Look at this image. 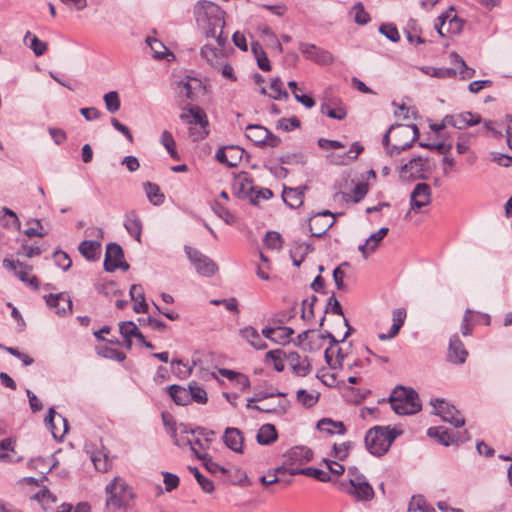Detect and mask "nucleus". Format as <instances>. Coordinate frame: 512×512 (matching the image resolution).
Returning a JSON list of instances; mask_svg holds the SVG:
<instances>
[{
    "label": "nucleus",
    "mask_w": 512,
    "mask_h": 512,
    "mask_svg": "<svg viewBox=\"0 0 512 512\" xmlns=\"http://www.w3.org/2000/svg\"><path fill=\"white\" fill-rule=\"evenodd\" d=\"M325 341V336L316 332L315 330H311L310 335L306 343H304L305 351H316L323 347Z\"/></svg>",
    "instance_id": "42"
},
{
    "label": "nucleus",
    "mask_w": 512,
    "mask_h": 512,
    "mask_svg": "<svg viewBox=\"0 0 512 512\" xmlns=\"http://www.w3.org/2000/svg\"><path fill=\"white\" fill-rule=\"evenodd\" d=\"M245 151L239 146L228 145L217 150L215 158L228 167H237L241 162Z\"/></svg>",
    "instance_id": "14"
},
{
    "label": "nucleus",
    "mask_w": 512,
    "mask_h": 512,
    "mask_svg": "<svg viewBox=\"0 0 512 512\" xmlns=\"http://www.w3.org/2000/svg\"><path fill=\"white\" fill-rule=\"evenodd\" d=\"M379 32L385 35L392 42H398L400 40L398 29L393 24H382L379 28Z\"/></svg>",
    "instance_id": "64"
},
{
    "label": "nucleus",
    "mask_w": 512,
    "mask_h": 512,
    "mask_svg": "<svg viewBox=\"0 0 512 512\" xmlns=\"http://www.w3.org/2000/svg\"><path fill=\"white\" fill-rule=\"evenodd\" d=\"M468 357V351L466 350L463 342L460 340L457 334H454L449 341L447 358L451 363L463 364Z\"/></svg>",
    "instance_id": "21"
},
{
    "label": "nucleus",
    "mask_w": 512,
    "mask_h": 512,
    "mask_svg": "<svg viewBox=\"0 0 512 512\" xmlns=\"http://www.w3.org/2000/svg\"><path fill=\"white\" fill-rule=\"evenodd\" d=\"M389 402L393 411L399 415L415 414L422 408L418 393L403 386H398L392 391Z\"/></svg>",
    "instance_id": "4"
},
{
    "label": "nucleus",
    "mask_w": 512,
    "mask_h": 512,
    "mask_svg": "<svg viewBox=\"0 0 512 512\" xmlns=\"http://www.w3.org/2000/svg\"><path fill=\"white\" fill-rule=\"evenodd\" d=\"M184 250L188 259L200 275L210 277L217 272V264L212 259L202 254L199 250L191 246H185Z\"/></svg>",
    "instance_id": "8"
},
{
    "label": "nucleus",
    "mask_w": 512,
    "mask_h": 512,
    "mask_svg": "<svg viewBox=\"0 0 512 512\" xmlns=\"http://www.w3.org/2000/svg\"><path fill=\"white\" fill-rule=\"evenodd\" d=\"M47 305L58 315H65L72 310V301L64 294H49L45 296Z\"/></svg>",
    "instance_id": "23"
},
{
    "label": "nucleus",
    "mask_w": 512,
    "mask_h": 512,
    "mask_svg": "<svg viewBox=\"0 0 512 512\" xmlns=\"http://www.w3.org/2000/svg\"><path fill=\"white\" fill-rule=\"evenodd\" d=\"M273 197V192L269 188H262L255 186V192H253L249 201L257 205L261 200H269Z\"/></svg>",
    "instance_id": "63"
},
{
    "label": "nucleus",
    "mask_w": 512,
    "mask_h": 512,
    "mask_svg": "<svg viewBox=\"0 0 512 512\" xmlns=\"http://www.w3.org/2000/svg\"><path fill=\"white\" fill-rule=\"evenodd\" d=\"M269 96L273 99L280 100L282 98L288 99V92L283 88V82L280 78L276 77L271 81Z\"/></svg>",
    "instance_id": "51"
},
{
    "label": "nucleus",
    "mask_w": 512,
    "mask_h": 512,
    "mask_svg": "<svg viewBox=\"0 0 512 512\" xmlns=\"http://www.w3.org/2000/svg\"><path fill=\"white\" fill-rule=\"evenodd\" d=\"M124 227L127 232L139 243H141L142 221L135 211H129L125 214Z\"/></svg>",
    "instance_id": "27"
},
{
    "label": "nucleus",
    "mask_w": 512,
    "mask_h": 512,
    "mask_svg": "<svg viewBox=\"0 0 512 512\" xmlns=\"http://www.w3.org/2000/svg\"><path fill=\"white\" fill-rule=\"evenodd\" d=\"M105 107L108 112L115 113L121 107V101L118 92L110 91L106 93L103 97Z\"/></svg>",
    "instance_id": "49"
},
{
    "label": "nucleus",
    "mask_w": 512,
    "mask_h": 512,
    "mask_svg": "<svg viewBox=\"0 0 512 512\" xmlns=\"http://www.w3.org/2000/svg\"><path fill=\"white\" fill-rule=\"evenodd\" d=\"M300 50L302 54L308 59L320 65H329L334 61L333 55L314 44L301 43Z\"/></svg>",
    "instance_id": "15"
},
{
    "label": "nucleus",
    "mask_w": 512,
    "mask_h": 512,
    "mask_svg": "<svg viewBox=\"0 0 512 512\" xmlns=\"http://www.w3.org/2000/svg\"><path fill=\"white\" fill-rule=\"evenodd\" d=\"M91 460L95 469L99 472L105 473L112 468V459L109 457L108 453L102 450L93 452Z\"/></svg>",
    "instance_id": "37"
},
{
    "label": "nucleus",
    "mask_w": 512,
    "mask_h": 512,
    "mask_svg": "<svg viewBox=\"0 0 512 512\" xmlns=\"http://www.w3.org/2000/svg\"><path fill=\"white\" fill-rule=\"evenodd\" d=\"M431 404L435 410V414L440 416L443 421L455 427H461L465 424V419L453 405L441 399H435Z\"/></svg>",
    "instance_id": "9"
},
{
    "label": "nucleus",
    "mask_w": 512,
    "mask_h": 512,
    "mask_svg": "<svg viewBox=\"0 0 512 512\" xmlns=\"http://www.w3.org/2000/svg\"><path fill=\"white\" fill-rule=\"evenodd\" d=\"M407 313L404 308H398L392 312L393 323L388 333L378 334V338L381 341L389 340L396 337L399 334L401 327L404 325Z\"/></svg>",
    "instance_id": "26"
},
{
    "label": "nucleus",
    "mask_w": 512,
    "mask_h": 512,
    "mask_svg": "<svg viewBox=\"0 0 512 512\" xmlns=\"http://www.w3.org/2000/svg\"><path fill=\"white\" fill-rule=\"evenodd\" d=\"M390 130H393L394 144L389 149L391 157L399 155L402 151L412 147L413 143L419 137V129L416 124H397L391 125Z\"/></svg>",
    "instance_id": "5"
},
{
    "label": "nucleus",
    "mask_w": 512,
    "mask_h": 512,
    "mask_svg": "<svg viewBox=\"0 0 512 512\" xmlns=\"http://www.w3.org/2000/svg\"><path fill=\"white\" fill-rule=\"evenodd\" d=\"M180 119L187 125H199L204 128L209 124L205 111L197 105H187L184 112L180 114Z\"/></svg>",
    "instance_id": "17"
},
{
    "label": "nucleus",
    "mask_w": 512,
    "mask_h": 512,
    "mask_svg": "<svg viewBox=\"0 0 512 512\" xmlns=\"http://www.w3.org/2000/svg\"><path fill=\"white\" fill-rule=\"evenodd\" d=\"M190 470L194 474L198 484L200 485L201 489L204 492L212 493L214 491V484L210 479H208L204 475H202L196 467H194V468L191 467Z\"/></svg>",
    "instance_id": "60"
},
{
    "label": "nucleus",
    "mask_w": 512,
    "mask_h": 512,
    "mask_svg": "<svg viewBox=\"0 0 512 512\" xmlns=\"http://www.w3.org/2000/svg\"><path fill=\"white\" fill-rule=\"evenodd\" d=\"M363 150H364V147L359 142H354L351 145L349 151L343 153L342 156H339V158H341V160H339V161L331 160V163L336 164V165H346V164H348L349 161L357 159V157L362 153Z\"/></svg>",
    "instance_id": "40"
},
{
    "label": "nucleus",
    "mask_w": 512,
    "mask_h": 512,
    "mask_svg": "<svg viewBox=\"0 0 512 512\" xmlns=\"http://www.w3.org/2000/svg\"><path fill=\"white\" fill-rule=\"evenodd\" d=\"M301 475H305L308 477L315 478L316 480L320 482H330L331 481V475L329 472H326L324 470L313 468V467H306L301 469Z\"/></svg>",
    "instance_id": "56"
},
{
    "label": "nucleus",
    "mask_w": 512,
    "mask_h": 512,
    "mask_svg": "<svg viewBox=\"0 0 512 512\" xmlns=\"http://www.w3.org/2000/svg\"><path fill=\"white\" fill-rule=\"evenodd\" d=\"M3 266L15 273V275L25 283H28L29 286L37 289L39 287V281L36 276H30V271L32 270V266L20 262L19 260H10L5 258L3 260Z\"/></svg>",
    "instance_id": "12"
},
{
    "label": "nucleus",
    "mask_w": 512,
    "mask_h": 512,
    "mask_svg": "<svg viewBox=\"0 0 512 512\" xmlns=\"http://www.w3.org/2000/svg\"><path fill=\"white\" fill-rule=\"evenodd\" d=\"M320 111L322 114L328 116L329 118L337 119V120H343L347 115L345 108H343L341 106L332 108L327 103L321 104Z\"/></svg>",
    "instance_id": "53"
},
{
    "label": "nucleus",
    "mask_w": 512,
    "mask_h": 512,
    "mask_svg": "<svg viewBox=\"0 0 512 512\" xmlns=\"http://www.w3.org/2000/svg\"><path fill=\"white\" fill-rule=\"evenodd\" d=\"M334 215L329 211L317 213L309 220V230L314 237L323 236L335 223Z\"/></svg>",
    "instance_id": "13"
},
{
    "label": "nucleus",
    "mask_w": 512,
    "mask_h": 512,
    "mask_svg": "<svg viewBox=\"0 0 512 512\" xmlns=\"http://www.w3.org/2000/svg\"><path fill=\"white\" fill-rule=\"evenodd\" d=\"M286 358V354L281 349L270 350L266 353V361L271 360L274 363L276 371L281 372L284 370L283 359Z\"/></svg>",
    "instance_id": "52"
},
{
    "label": "nucleus",
    "mask_w": 512,
    "mask_h": 512,
    "mask_svg": "<svg viewBox=\"0 0 512 512\" xmlns=\"http://www.w3.org/2000/svg\"><path fill=\"white\" fill-rule=\"evenodd\" d=\"M306 187L284 188L283 201L291 208H298L303 204L304 190Z\"/></svg>",
    "instance_id": "32"
},
{
    "label": "nucleus",
    "mask_w": 512,
    "mask_h": 512,
    "mask_svg": "<svg viewBox=\"0 0 512 512\" xmlns=\"http://www.w3.org/2000/svg\"><path fill=\"white\" fill-rule=\"evenodd\" d=\"M297 401L306 408H311L318 402L319 394L310 393L305 389H299L296 392Z\"/></svg>",
    "instance_id": "43"
},
{
    "label": "nucleus",
    "mask_w": 512,
    "mask_h": 512,
    "mask_svg": "<svg viewBox=\"0 0 512 512\" xmlns=\"http://www.w3.org/2000/svg\"><path fill=\"white\" fill-rule=\"evenodd\" d=\"M431 202V187L427 183L416 184L410 195V210L421 213L422 209L429 206Z\"/></svg>",
    "instance_id": "11"
},
{
    "label": "nucleus",
    "mask_w": 512,
    "mask_h": 512,
    "mask_svg": "<svg viewBox=\"0 0 512 512\" xmlns=\"http://www.w3.org/2000/svg\"><path fill=\"white\" fill-rule=\"evenodd\" d=\"M463 434L465 437L461 436L459 433H453L444 427H430L427 430V435L429 437L435 438L440 444L444 446H449L458 442H464L468 439V432L465 430Z\"/></svg>",
    "instance_id": "16"
},
{
    "label": "nucleus",
    "mask_w": 512,
    "mask_h": 512,
    "mask_svg": "<svg viewBox=\"0 0 512 512\" xmlns=\"http://www.w3.org/2000/svg\"><path fill=\"white\" fill-rule=\"evenodd\" d=\"M317 428L319 431L325 432L329 435H343L346 433V427L342 421H334L330 418H323L319 420L317 423Z\"/></svg>",
    "instance_id": "33"
},
{
    "label": "nucleus",
    "mask_w": 512,
    "mask_h": 512,
    "mask_svg": "<svg viewBox=\"0 0 512 512\" xmlns=\"http://www.w3.org/2000/svg\"><path fill=\"white\" fill-rule=\"evenodd\" d=\"M290 407V402L288 400L279 401L276 405H260V407H255V410L268 414H277L284 415L287 413Z\"/></svg>",
    "instance_id": "41"
},
{
    "label": "nucleus",
    "mask_w": 512,
    "mask_h": 512,
    "mask_svg": "<svg viewBox=\"0 0 512 512\" xmlns=\"http://www.w3.org/2000/svg\"><path fill=\"white\" fill-rule=\"evenodd\" d=\"M448 11H451V16L447 18L446 33L453 35L459 34L463 29L464 21L456 14H453L454 9L452 7Z\"/></svg>",
    "instance_id": "48"
},
{
    "label": "nucleus",
    "mask_w": 512,
    "mask_h": 512,
    "mask_svg": "<svg viewBox=\"0 0 512 512\" xmlns=\"http://www.w3.org/2000/svg\"><path fill=\"white\" fill-rule=\"evenodd\" d=\"M104 268L107 272H114L116 269L127 271L129 264L124 261V252L122 247L111 242L106 247Z\"/></svg>",
    "instance_id": "10"
},
{
    "label": "nucleus",
    "mask_w": 512,
    "mask_h": 512,
    "mask_svg": "<svg viewBox=\"0 0 512 512\" xmlns=\"http://www.w3.org/2000/svg\"><path fill=\"white\" fill-rule=\"evenodd\" d=\"M294 334V330L287 326H277L273 342L285 345L291 341V337Z\"/></svg>",
    "instance_id": "50"
},
{
    "label": "nucleus",
    "mask_w": 512,
    "mask_h": 512,
    "mask_svg": "<svg viewBox=\"0 0 512 512\" xmlns=\"http://www.w3.org/2000/svg\"><path fill=\"white\" fill-rule=\"evenodd\" d=\"M284 458L287 465H303L312 460L313 452L308 447L295 446L286 452Z\"/></svg>",
    "instance_id": "22"
},
{
    "label": "nucleus",
    "mask_w": 512,
    "mask_h": 512,
    "mask_svg": "<svg viewBox=\"0 0 512 512\" xmlns=\"http://www.w3.org/2000/svg\"><path fill=\"white\" fill-rule=\"evenodd\" d=\"M480 121L481 117L471 112L447 115L443 120L445 125H450L460 130L469 126L477 125L480 123Z\"/></svg>",
    "instance_id": "19"
},
{
    "label": "nucleus",
    "mask_w": 512,
    "mask_h": 512,
    "mask_svg": "<svg viewBox=\"0 0 512 512\" xmlns=\"http://www.w3.org/2000/svg\"><path fill=\"white\" fill-rule=\"evenodd\" d=\"M188 391L191 393V401H195L200 404L207 403V393L202 387L197 384H190Z\"/></svg>",
    "instance_id": "61"
},
{
    "label": "nucleus",
    "mask_w": 512,
    "mask_h": 512,
    "mask_svg": "<svg viewBox=\"0 0 512 512\" xmlns=\"http://www.w3.org/2000/svg\"><path fill=\"white\" fill-rule=\"evenodd\" d=\"M78 249L87 260L94 261L99 257L101 244L98 241L84 240L79 244Z\"/></svg>",
    "instance_id": "34"
},
{
    "label": "nucleus",
    "mask_w": 512,
    "mask_h": 512,
    "mask_svg": "<svg viewBox=\"0 0 512 512\" xmlns=\"http://www.w3.org/2000/svg\"><path fill=\"white\" fill-rule=\"evenodd\" d=\"M45 423L51 430L55 439H61L68 431V421L61 414L55 412L53 408L49 409L48 415L45 418Z\"/></svg>",
    "instance_id": "18"
},
{
    "label": "nucleus",
    "mask_w": 512,
    "mask_h": 512,
    "mask_svg": "<svg viewBox=\"0 0 512 512\" xmlns=\"http://www.w3.org/2000/svg\"><path fill=\"white\" fill-rule=\"evenodd\" d=\"M223 439L228 448L236 453L242 452L244 438L239 429L226 428Z\"/></svg>",
    "instance_id": "29"
},
{
    "label": "nucleus",
    "mask_w": 512,
    "mask_h": 512,
    "mask_svg": "<svg viewBox=\"0 0 512 512\" xmlns=\"http://www.w3.org/2000/svg\"><path fill=\"white\" fill-rule=\"evenodd\" d=\"M450 57L453 59V64L459 66L460 79L467 80L471 79L475 75V69L467 66L465 60L456 52H452Z\"/></svg>",
    "instance_id": "39"
},
{
    "label": "nucleus",
    "mask_w": 512,
    "mask_h": 512,
    "mask_svg": "<svg viewBox=\"0 0 512 512\" xmlns=\"http://www.w3.org/2000/svg\"><path fill=\"white\" fill-rule=\"evenodd\" d=\"M233 188L239 198L250 199L253 192H255V185L253 179L248 172H240L233 182Z\"/></svg>",
    "instance_id": "20"
},
{
    "label": "nucleus",
    "mask_w": 512,
    "mask_h": 512,
    "mask_svg": "<svg viewBox=\"0 0 512 512\" xmlns=\"http://www.w3.org/2000/svg\"><path fill=\"white\" fill-rule=\"evenodd\" d=\"M264 244L268 249L279 250L282 248V236L276 231H269L264 238Z\"/></svg>",
    "instance_id": "57"
},
{
    "label": "nucleus",
    "mask_w": 512,
    "mask_h": 512,
    "mask_svg": "<svg viewBox=\"0 0 512 512\" xmlns=\"http://www.w3.org/2000/svg\"><path fill=\"white\" fill-rule=\"evenodd\" d=\"M107 494L106 508L111 511L131 508L135 497L132 487L126 481L117 476L105 487Z\"/></svg>",
    "instance_id": "2"
},
{
    "label": "nucleus",
    "mask_w": 512,
    "mask_h": 512,
    "mask_svg": "<svg viewBox=\"0 0 512 512\" xmlns=\"http://www.w3.org/2000/svg\"><path fill=\"white\" fill-rule=\"evenodd\" d=\"M164 424L167 426L168 433L173 438L174 444L178 447H184L186 445L191 447L192 439H190L187 434H189V430L186 425L181 424L180 428V435L177 433V426L176 423L172 420H167L166 417L163 415Z\"/></svg>",
    "instance_id": "25"
},
{
    "label": "nucleus",
    "mask_w": 512,
    "mask_h": 512,
    "mask_svg": "<svg viewBox=\"0 0 512 512\" xmlns=\"http://www.w3.org/2000/svg\"><path fill=\"white\" fill-rule=\"evenodd\" d=\"M351 446L352 443L350 441L343 442L341 444H334L332 456L340 461L345 460L349 455Z\"/></svg>",
    "instance_id": "62"
},
{
    "label": "nucleus",
    "mask_w": 512,
    "mask_h": 512,
    "mask_svg": "<svg viewBox=\"0 0 512 512\" xmlns=\"http://www.w3.org/2000/svg\"><path fill=\"white\" fill-rule=\"evenodd\" d=\"M225 12L209 1L199 2L195 8L197 23L204 30L207 38H215L220 47H224L227 37L223 35Z\"/></svg>",
    "instance_id": "1"
},
{
    "label": "nucleus",
    "mask_w": 512,
    "mask_h": 512,
    "mask_svg": "<svg viewBox=\"0 0 512 512\" xmlns=\"http://www.w3.org/2000/svg\"><path fill=\"white\" fill-rule=\"evenodd\" d=\"M25 41L30 40V48L36 56H42L47 50V43L40 40L36 35L27 32L24 38Z\"/></svg>",
    "instance_id": "45"
},
{
    "label": "nucleus",
    "mask_w": 512,
    "mask_h": 512,
    "mask_svg": "<svg viewBox=\"0 0 512 512\" xmlns=\"http://www.w3.org/2000/svg\"><path fill=\"white\" fill-rule=\"evenodd\" d=\"M213 212L221 218L226 224L232 225L236 222V217L218 201L211 204Z\"/></svg>",
    "instance_id": "44"
},
{
    "label": "nucleus",
    "mask_w": 512,
    "mask_h": 512,
    "mask_svg": "<svg viewBox=\"0 0 512 512\" xmlns=\"http://www.w3.org/2000/svg\"><path fill=\"white\" fill-rule=\"evenodd\" d=\"M339 486L357 501H370L375 495L373 487L363 474L350 478L348 482L342 481Z\"/></svg>",
    "instance_id": "6"
},
{
    "label": "nucleus",
    "mask_w": 512,
    "mask_h": 512,
    "mask_svg": "<svg viewBox=\"0 0 512 512\" xmlns=\"http://www.w3.org/2000/svg\"><path fill=\"white\" fill-rule=\"evenodd\" d=\"M399 434L400 432L396 429L375 426L367 431L365 446L372 455L383 456L388 452L391 444Z\"/></svg>",
    "instance_id": "3"
},
{
    "label": "nucleus",
    "mask_w": 512,
    "mask_h": 512,
    "mask_svg": "<svg viewBox=\"0 0 512 512\" xmlns=\"http://www.w3.org/2000/svg\"><path fill=\"white\" fill-rule=\"evenodd\" d=\"M144 189L148 199L154 204L159 205L164 201V195L160 192V188L157 184L147 182L144 184Z\"/></svg>",
    "instance_id": "47"
},
{
    "label": "nucleus",
    "mask_w": 512,
    "mask_h": 512,
    "mask_svg": "<svg viewBox=\"0 0 512 512\" xmlns=\"http://www.w3.org/2000/svg\"><path fill=\"white\" fill-rule=\"evenodd\" d=\"M427 162V159L422 157H415L411 159L409 162L404 164L401 168V175L403 177H413L420 178L422 177L424 166Z\"/></svg>",
    "instance_id": "28"
},
{
    "label": "nucleus",
    "mask_w": 512,
    "mask_h": 512,
    "mask_svg": "<svg viewBox=\"0 0 512 512\" xmlns=\"http://www.w3.org/2000/svg\"><path fill=\"white\" fill-rule=\"evenodd\" d=\"M168 393L177 405H187L191 402V393L182 386L171 385L168 387Z\"/></svg>",
    "instance_id": "36"
},
{
    "label": "nucleus",
    "mask_w": 512,
    "mask_h": 512,
    "mask_svg": "<svg viewBox=\"0 0 512 512\" xmlns=\"http://www.w3.org/2000/svg\"><path fill=\"white\" fill-rule=\"evenodd\" d=\"M161 143L166 148V150L169 153L171 158H173L175 160L179 159V155H178V152L176 150V142L174 140L173 135L169 131L164 130L162 132V134H161Z\"/></svg>",
    "instance_id": "46"
},
{
    "label": "nucleus",
    "mask_w": 512,
    "mask_h": 512,
    "mask_svg": "<svg viewBox=\"0 0 512 512\" xmlns=\"http://www.w3.org/2000/svg\"><path fill=\"white\" fill-rule=\"evenodd\" d=\"M239 332L241 337L255 349L263 350L267 348L266 342L262 339L261 335L253 326H246L240 329Z\"/></svg>",
    "instance_id": "31"
},
{
    "label": "nucleus",
    "mask_w": 512,
    "mask_h": 512,
    "mask_svg": "<svg viewBox=\"0 0 512 512\" xmlns=\"http://www.w3.org/2000/svg\"><path fill=\"white\" fill-rule=\"evenodd\" d=\"M98 354L104 358L115 360L117 362H123L126 359V354L124 352L109 346L99 348Z\"/></svg>",
    "instance_id": "55"
},
{
    "label": "nucleus",
    "mask_w": 512,
    "mask_h": 512,
    "mask_svg": "<svg viewBox=\"0 0 512 512\" xmlns=\"http://www.w3.org/2000/svg\"><path fill=\"white\" fill-rule=\"evenodd\" d=\"M202 88V83L199 79L188 77L186 80L178 82L179 96L185 97L189 100L195 99V91Z\"/></svg>",
    "instance_id": "30"
},
{
    "label": "nucleus",
    "mask_w": 512,
    "mask_h": 512,
    "mask_svg": "<svg viewBox=\"0 0 512 512\" xmlns=\"http://www.w3.org/2000/svg\"><path fill=\"white\" fill-rule=\"evenodd\" d=\"M246 137L258 147H278L281 139L262 125L249 124L246 127Z\"/></svg>",
    "instance_id": "7"
},
{
    "label": "nucleus",
    "mask_w": 512,
    "mask_h": 512,
    "mask_svg": "<svg viewBox=\"0 0 512 512\" xmlns=\"http://www.w3.org/2000/svg\"><path fill=\"white\" fill-rule=\"evenodd\" d=\"M424 71L426 74H429L432 77L441 79L455 78L457 75V70L453 68L426 67Z\"/></svg>",
    "instance_id": "54"
},
{
    "label": "nucleus",
    "mask_w": 512,
    "mask_h": 512,
    "mask_svg": "<svg viewBox=\"0 0 512 512\" xmlns=\"http://www.w3.org/2000/svg\"><path fill=\"white\" fill-rule=\"evenodd\" d=\"M276 473H277L276 471L274 473L269 472L267 475L262 476L260 478V482L262 483V485L265 487H268L272 484H280V485H282V488L284 489L292 483L291 479H288V480L280 479L279 477L276 476Z\"/></svg>",
    "instance_id": "58"
},
{
    "label": "nucleus",
    "mask_w": 512,
    "mask_h": 512,
    "mask_svg": "<svg viewBox=\"0 0 512 512\" xmlns=\"http://www.w3.org/2000/svg\"><path fill=\"white\" fill-rule=\"evenodd\" d=\"M286 359L292 371L301 377H305L311 371V364L307 356H301L298 352H289Z\"/></svg>",
    "instance_id": "24"
},
{
    "label": "nucleus",
    "mask_w": 512,
    "mask_h": 512,
    "mask_svg": "<svg viewBox=\"0 0 512 512\" xmlns=\"http://www.w3.org/2000/svg\"><path fill=\"white\" fill-rule=\"evenodd\" d=\"M198 459L203 461V465L205 466V468L212 474L227 473V469L219 465L218 463L214 462L209 455H198Z\"/></svg>",
    "instance_id": "59"
},
{
    "label": "nucleus",
    "mask_w": 512,
    "mask_h": 512,
    "mask_svg": "<svg viewBox=\"0 0 512 512\" xmlns=\"http://www.w3.org/2000/svg\"><path fill=\"white\" fill-rule=\"evenodd\" d=\"M256 438L259 444L270 445L277 440L278 433L274 425L267 423L260 427Z\"/></svg>",
    "instance_id": "35"
},
{
    "label": "nucleus",
    "mask_w": 512,
    "mask_h": 512,
    "mask_svg": "<svg viewBox=\"0 0 512 512\" xmlns=\"http://www.w3.org/2000/svg\"><path fill=\"white\" fill-rule=\"evenodd\" d=\"M406 37L410 43L422 44L424 39L421 37V27L417 20L410 19L404 29Z\"/></svg>",
    "instance_id": "38"
}]
</instances>
